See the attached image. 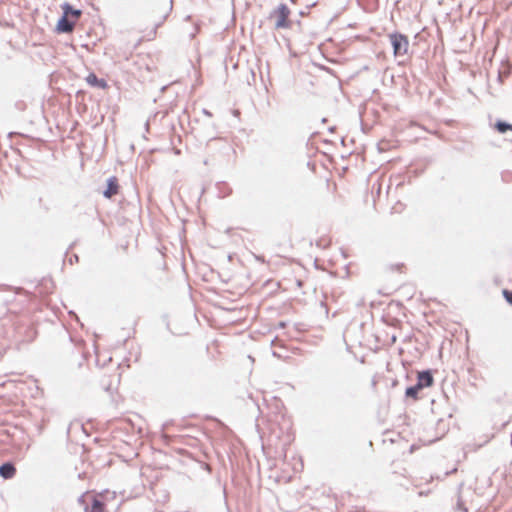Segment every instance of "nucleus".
Here are the masks:
<instances>
[{
    "label": "nucleus",
    "instance_id": "6",
    "mask_svg": "<svg viewBox=\"0 0 512 512\" xmlns=\"http://www.w3.org/2000/svg\"><path fill=\"white\" fill-rule=\"evenodd\" d=\"M16 474V468L11 463H4L0 466V476L4 479H11Z\"/></svg>",
    "mask_w": 512,
    "mask_h": 512
},
{
    "label": "nucleus",
    "instance_id": "2",
    "mask_svg": "<svg viewBox=\"0 0 512 512\" xmlns=\"http://www.w3.org/2000/svg\"><path fill=\"white\" fill-rule=\"evenodd\" d=\"M290 9L285 4H281L270 14V18L275 20L276 29H288L291 27L289 19Z\"/></svg>",
    "mask_w": 512,
    "mask_h": 512
},
{
    "label": "nucleus",
    "instance_id": "3",
    "mask_svg": "<svg viewBox=\"0 0 512 512\" xmlns=\"http://www.w3.org/2000/svg\"><path fill=\"white\" fill-rule=\"evenodd\" d=\"M391 45L393 47L394 56H404L409 50L408 37L400 33H392L389 35Z\"/></svg>",
    "mask_w": 512,
    "mask_h": 512
},
{
    "label": "nucleus",
    "instance_id": "1",
    "mask_svg": "<svg viewBox=\"0 0 512 512\" xmlns=\"http://www.w3.org/2000/svg\"><path fill=\"white\" fill-rule=\"evenodd\" d=\"M62 9L63 16L58 20L56 30L59 33H71L82 12L69 4H64Z\"/></svg>",
    "mask_w": 512,
    "mask_h": 512
},
{
    "label": "nucleus",
    "instance_id": "9",
    "mask_svg": "<svg viewBox=\"0 0 512 512\" xmlns=\"http://www.w3.org/2000/svg\"><path fill=\"white\" fill-rule=\"evenodd\" d=\"M422 389V385L421 384H416L414 386H411V387H408L406 389V396L409 397V398H412V399H418V393L419 391Z\"/></svg>",
    "mask_w": 512,
    "mask_h": 512
},
{
    "label": "nucleus",
    "instance_id": "10",
    "mask_svg": "<svg viewBox=\"0 0 512 512\" xmlns=\"http://www.w3.org/2000/svg\"><path fill=\"white\" fill-rule=\"evenodd\" d=\"M494 129L497 130L499 133H506L507 131H512V124L503 121H497L494 124Z\"/></svg>",
    "mask_w": 512,
    "mask_h": 512
},
{
    "label": "nucleus",
    "instance_id": "4",
    "mask_svg": "<svg viewBox=\"0 0 512 512\" xmlns=\"http://www.w3.org/2000/svg\"><path fill=\"white\" fill-rule=\"evenodd\" d=\"M85 512H105L104 493L94 496L91 506L86 507Z\"/></svg>",
    "mask_w": 512,
    "mask_h": 512
},
{
    "label": "nucleus",
    "instance_id": "7",
    "mask_svg": "<svg viewBox=\"0 0 512 512\" xmlns=\"http://www.w3.org/2000/svg\"><path fill=\"white\" fill-rule=\"evenodd\" d=\"M418 384L423 387H429L433 384V377L428 371L420 372L418 374Z\"/></svg>",
    "mask_w": 512,
    "mask_h": 512
},
{
    "label": "nucleus",
    "instance_id": "5",
    "mask_svg": "<svg viewBox=\"0 0 512 512\" xmlns=\"http://www.w3.org/2000/svg\"><path fill=\"white\" fill-rule=\"evenodd\" d=\"M119 193V183L117 177H110L107 181V189L103 192L106 198H112Z\"/></svg>",
    "mask_w": 512,
    "mask_h": 512
},
{
    "label": "nucleus",
    "instance_id": "11",
    "mask_svg": "<svg viewBox=\"0 0 512 512\" xmlns=\"http://www.w3.org/2000/svg\"><path fill=\"white\" fill-rule=\"evenodd\" d=\"M331 244V239L329 237H323L318 242L317 245L322 248H327Z\"/></svg>",
    "mask_w": 512,
    "mask_h": 512
},
{
    "label": "nucleus",
    "instance_id": "8",
    "mask_svg": "<svg viewBox=\"0 0 512 512\" xmlns=\"http://www.w3.org/2000/svg\"><path fill=\"white\" fill-rule=\"evenodd\" d=\"M86 81L91 86L106 88L107 83L104 79H99L95 74L91 73L86 77Z\"/></svg>",
    "mask_w": 512,
    "mask_h": 512
},
{
    "label": "nucleus",
    "instance_id": "13",
    "mask_svg": "<svg viewBox=\"0 0 512 512\" xmlns=\"http://www.w3.org/2000/svg\"><path fill=\"white\" fill-rule=\"evenodd\" d=\"M391 269H395L397 270L398 272L402 273L406 270V267L404 264H397L395 266H392Z\"/></svg>",
    "mask_w": 512,
    "mask_h": 512
},
{
    "label": "nucleus",
    "instance_id": "12",
    "mask_svg": "<svg viewBox=\"0 0 512 512\" xmlns=\"http://www.w3.org/2000/svg\"><path fill=\"white\" fill-rule=\"evenodd\" d=\"M502 294L504 296V298L506 299V301L512 305V291H509L507 289H504L502 291Z\"/></svg>",
    "mask_w": 512,
    "mask_h": 512
}]
</instances>
